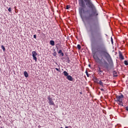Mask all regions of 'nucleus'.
Listing matches in <instances>:
<instances>
[{"label": "nucleus", "mask_w": 128, "mask_h": 128, "mask_svg": "<svg viewBox=\"0 0 128 128\" xmlns=\"http://www.w3.org/2000/svg\"><path fill=\"white\" fill-rule=\"evenodd\" d=\"M80 14H87L84 16L86 20L88 26L89 38L91 42V48L92 53L104 52L108 53L106 50L102 36V31L98 21H94V16L96 18L98 16V12L96 6L92 4V0H78Z\"/></svg>", "instance_id": "nucleus-1"}, {"label": "nucleus", "mask_w": 128, "mask_h": 128, "mask_svg": "<svg viewBox=\"0 0 128 128\" xmlns=\"http://www.w3.org/2000/svg\"><path fill=\"white\" fill-rule=\"evenodd\" d=\"M93 58L96 62H98V64H99L100 66H101V68H108L109 64L106 60L102 58L100 59V58L96 56H94Z\"/></svg>", "instance_id": "nucleus-2"}, {"label": "nucleus", "mask_w": 128, "mask_h": 128, "mask_svg": "<svg viewBox=\"0 0 128 128\" xmlns=\"http://www.w3.org/2000/svg\"><path fill=\"white\" fill-rule=\"evenodd\" d=\"M124 96L122 94H121L120 95H118L116 96V100H115V102H118L119 106H124V104H122V100H124Z\"/></svg>", "instance_id": "nucleus-3"}, {"label": "nucleus", "mask_w": 128, "mask_h": 128, "mask_svg": "<svg viewBox=\"0 0 128 128\" xmlns=\"http://www.w3.org/2000/svg\"><path fill=\"white\" fill-rule=\"evenodd\" d=\"M48 102L50 106H54V100H52V98L50 97V96H48Z\"/></svg>", "instance_id": "nucleus-4"}, {"label": "nucleus", "mask_w": 128, "mask_h": 128, "mask_svg": "<svg viewBox=\"0 0 128 128\" xmlns=\"http://www.w3.org/2000/svg\"><path fill=\"white\" fill-rule=\"evenodd\" d=\"M36 56H38V53H36V51L32 52V56L33 58V60H35V62L38 61V58H36Z\"/></svg>", "instance_id": "nucleus-5"}, {"label": "nucleus", "mask_w": 128, "mask_h": 128, "mask_svg": "<svg viewBox=\"0 0 128 128\" xmlns=\"http://www.w3.org/2000/svg\"><path fill=\"white\" fill-rule=\"evenodd\" d=\"M118 54H119V58L120 60H124V56H122V52L120 51L118 52Z\"/></svg>", "instance_id": "nucleus-6"}, {"label": "nucleus", "mask_w": 128, "mask_h": 128, "mask_svg": "<svg viewBox=\"0 0 128 128\" xmlns=\"http://www.w3.org/2000/svg\"><path fill=\"white\" fill-rule=\"evenodd\" d=\"M66 78H67V80H70V82H72V80H74V78H72V76L68 75L66 77Z\"/></svg>", "instance_id": "nucleus-7"}, {"label": "nucleus", "mask_w": 128, "mask_h": 128, "mask_svg": "<svg viewBox=\"0 0 128 128\" xmlns=\"http://www.w3.org/2000/svg\"><path fill=\"white\" fill-rule=\"evenodd\" d=\"M98 74H102L103 72L102 70V68H100V66L98 67Z\"/></svg>", "instance_id": "nucleus-8"}, {"label": "nucleus", "mask_w": 128, "mask_h": 128, "mask_svg": "<svg viewBox=\"0 0 128 128\" xmlns=\"http://www.w3.org/2000/svg\"><path fill=\"white\" fill-rule=\"evenodd\" d=\"M58 54H60L62 56H64V54L62 52V50H58Z\"/></svg>", "instance_id": "nucleus-9"}, {"label": "nucleus", "mask_w": 128, "mask_h": 128, "mask_svg": "<svg viewBox=\"0 0 128 128\" xmlns=\"http://www.w3.org/2000/svg\"><path fill=\"white\" fill-rule=\"evenodd\" d=\"M24 76L25 78H28V72H26V71L24 72Z\"/></svg>", "instance_id": "nucleus-10"}, {"label": "nucleus", "mask_w": 128, "mask_h": 128, "mask_svg": "<svg viewBox=\"0 0 128 128\" xmlns=\"http://www.w3.org/2000/svg\"><path fill=\"white\" fill-rule=\"evenodd\" d=\"M50 44H51V46H54V41L52 40H50Z\"/></svg>", "instance_id": "nucleus-11"}, {"label": "nucleus", "mask_w": 128, "mask_h": 128, "mask_svg": "<svg viewBox=\"0 0 128 128\" xmlns=\"http://www.w3.org/2000/svg\"><path fill=\"white\" fill-rule=\"evenodd\" d=\"M63 74H64V76H66L67 77L68 76V72H66V71H64L63 72Z\"/></svg>", "instance_id": "nucleus-12"}, {"label": "nucleus", "mask_w": 128, "mask_h": 128, "mask_svg": "<svg viewBox=\"0 0 128 128\" xmlns=\"http://www.w3.org/2000/svg\"><path fill=\"white\" fill-rule=\"evenodd\" d=\"M98 84H100V86H104V84H102V80H99Z\"/></svg>", "instance_id": "nucleus-13"}, {"label": "nucleus", "mask_w": 128, "mask_h": 128, "mask_svg": "<svg viewBox=\"0 0 128 128\" xmlns=\"http://www.w3.org/2000/svg\"><path fill=\"white\" fill-rule=\"evenodd\" d=\"M1 48H2V50H4V52H5V51H6V48H4V46L2 45V46H1Z\"/></svg>", "instance_id": "nucleus-14"}, {"label": "nucleus", "mask_w": 128, "mask_h": 128, "mask_svg": "<svg viewBox=\"0 0 128 128\" xmlns=\"http://www.w3.org/2000/svg\"><path fill=\"white\" fill-rule=\"evenodd\" d=\"M124 64H125V66H128V60H125L124 61Z\"/></svg>", "instance_id": "nucleus-15"}, {"label": "nucleus", "mask_w": 128, "mask_h": 128, "mask_svg": "<svg viewBox=\"0 0 128 128\" xmlns=\"http://www.w3.org/2000/svg\"><path fill=\"white\" fill-rule=\"evenodd\" d=\"M99 81L100 80H98V78H96V80H95V82H96V84H98V82H99Z\"/></svg>", "instance_id": "nucleus-16"}, {"label": "nucleus", "mask_w": 128, "mask_h": 128, "mask_svg": "<svg viewBox=\"0 0 128 128\" xmlns=\"http://www.w3.org/2000/svg\"><path fill=\"white\" fill-rule=\"evenodd\" d=\"M77 48H78V50H80V48H81L80 45L78 44V45L77 46Z\"/></svg>", "instance_id": "nucleus-17"}, {"label": "nucleus", "mask_w": 128, "mask_h": 128, "mask_svg": "<svg viewBox=\"0 0 128 128\" xmlns=\"http://www.w3.org/2000/svg\"><path fill=\"white\" fill-rule=\"evenodd\" d=\"M111 42L112 44H114V40L112 39V37H111Z\"/></svg>", "instance_id": "nucleus-18"}, {"label": "nucleus", "mask_w": 128, "mask_h": 128, "mask_svg": "<svg viewBox=\"0 0 128 128\" xmlns=\"http://www.w3.org/2000/svg\"><path fill=\"white\" fill-rule=\"evenodd\" d=\"M8 11L10 12H12V8H9L8 9Z\"/></svg>", "instance_id": "nucleus-19"}, {"label": "nucleus", "mask_w": 128, "mask_h": 128, "mask_svg": "<svg viewBox=\"0 0 128 128\" xmlns=\"http://www.w3.org/2000/svg\"><path fill=\"white\" fill-rule=\"evenodd\" d=\"M86 74L88 78V71L86 70Z\"/></svg>", "instance_id": "nucleus-20"}, {"label": "nucleus", "mask_w": 128, "mask_h": 128, "mask_svg": "<svg viewBox=\"0 0 128 128\" xmlns=\"http://www.w3.org/2000/svg\"><path fill=\"white\" fill-rule=\"evenodd\" d=\"M66 10H69L70 6H66Z\"/></svg>", "instance_id": "nucleus-21"}, {"label": "nucleus", "mask_w": 128, "mask_h": 128, "mask_svg": "<svg viewBox=\"0 0 128 128\" xmlns=\"http://www.w3.org/2000/svg\"><path fill=\"white\" fill-rule=\"evenodd\" d=\"M55 70H57V72H60V69L59 68H55Z\"/></svg>", "instance_id": "nucleus-22"}, {"label": "nucleus", "mask_w": 128, "mask_h": 128, "mask_svg": "<svg viewBox=\"0 0 128 128\" xmlns=\"http://www.w3.org/2000/svg\"><path fill=\"white\" fill-rule=\"evenodd\" d=\"M34 38H36V34L34 35Z\"/></svg>", "instance_id": "nucleus-23"}, {"label": "nucleus", "mask_w": 128, "mask_h": 128, "mask_svg": "<svg viewBox=\"0 0 128 128\" xmlns=\"http://www.w3.org/2000/svg\"><path fill=\"white\" fill-rule=\"evenodd\" d=\"M126 110L128 112V106L126 107Z\"/></svg>", "instance_id": "nucleus-24"}, {"label": "nucleus", "mask_w": 128, "mask_h": 128, "mask_svg": "<svg viewBox=\"0 0 128 128\" xmlns=\"http://www.w3.org/2000/svg\"><path fill=\"white\" fill-rule=\"evenodd\" d=\"M54 56H56V52H54Z\"/></svg>", "instance_id": "nucleus-25"}, {"label": "nucleus", "mask_w": 128, "mask_h": 128, "mask_svg": "<svg viewBox=\"0 0 128 128\" xmlns=\"http://www.w3.org/2000/svg\"><path fill=\"white\" fill-rule=\"evenodd\" d=\"M68 62H70V58H68Z\"/></svg>", "instance_id": "nucleus-26"}, {"label": "nucleus", "mask_w": 128, "mask_h": 128, "mask_svg": "<svg viewBox=\"0 0 128 128\" xmlns=\"http://www.w3.org/2000/svg\"><path fill=\"white\" fill-rule=\"evenodd\" d=\"M102 92H104V89H101Z\"/></svg>", "instance_id": "nucleus-27"}, {"label": "nucleus", "mask_w": 128, "mask_h": 128, "mask_svg": "<svg viewBox=\"0 0 128 128\" xmlns=\"http://www.w3.org/2000/svg\"><path fill=\"white\" fill-rule=\"evenodd\" d=\"M65 128H69V126H66Z\"/></svg>", "instance_id": "nucleus-28"}, {"label": "nucleus", "mask_w": 128, "mask_h": 128, "mask_svg": "<svg viewBox=\"0 0 128 128\" xmlns=\"http://www.w3.org/2000/svg\"><path fill=\"white\" fill-rule=\"evenodd\" d=\"M69 128H72L71 126H69Z\"/></svg>", "instance_id": "nucleus-29"}, {"label": "nucleus", "mask_w": 128, "mask_h": 128, "mask_svg": "<svg viewBox=\"0 0 128 128\" xmlns=\"http://www.w3.org/2000/svg\"><path fill=\"white\" fill-rule=\"evenodd\" d=\"M82 94V92H80V94Z\"/></svg>", "instance_id": "nucleus-30"}]
</instances>
